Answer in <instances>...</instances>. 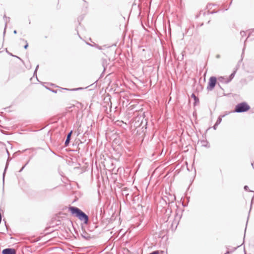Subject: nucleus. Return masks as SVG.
<instances>
[{
    "label": "nucleus",
    "instance_id": "f257e3e1",
    "mask_svg": "<svg viewBox=\"0 0 254 254\" xmlns=\"http://www.w3.org/2000/svg\"><path fill=\"white\" fill-rule=\"evenodd\" d=\"M69 210L72 215L77 217L80 221H83L84 224L88 223L89 220L88 215L79 208L74 206H70Z\"/></svg>",
    "mask_w": 254,
    "mask_h": 254
},
{
    "label": "nucleus",
    "instance_id": "f03ea898",
    "mask_svg": "<svg viewBox=\"0 0 254 254\" xmlns=\"http://www.w3.org/2000/svg\"><path fill=\"white\" fill-rule=\"evenodd\" d=\"M250 109V106L246 102H242L235 106L234 112L243 113L248 111Z\"/></svg>",
    "mask_w": 254,
    "mask_h": 254
},
{
    "label": "nucleus",
    "instance_id": "7ed1b4c3",
    "mask_svg": "<svg viewBox=\"0 0 254 254\" xmlns=\"http://www.w3.org/2000/svg\"><path fill=\"white\" fill-rule=\"evenodd\" d=\"M216 78L214 76H211L208 82V84L207 87V89L208 90H212L215 87L216 84Z\"/></svg>",
    "mask_w": 254,
    "mask_h": 254
},
{
    "label": "nucleus",
    "instance_id": "20e7f679",
    "mask_svg": "<svg viewBox=\"0 0 254 254\" xmlns=\"http://www.w3.org/2000/svg\"><path fill=\"white\" fill-rule=\"evenodd\" d=\"M81 236L86 240H89L91 238V235L84 230H82Z\"/></svg>",
    "mask_w": 254,
    "mask_h": 254
},
{
    "label": "nucleus",
    "instance_id": "39448f33",
    "mask_svg": "<svg viewBox=\"0 0 254 254\" xmlns=\"http://www.w3.org/2000/svg\"><path fill=\"white\" fill-rule=\"evenodd\" d=\"M2 254H15V251L13 249L7 248L4 249L2 252Z\"/></svg>",
    "mask_w": 254,
    "mask_h": 254
},
{
    "label": "nucleus",
    "instance_id": "423d86ee",
    "mask_svg": "<svg viewBox=\"0 0 254 254\" xmlns=\"http://www.w3.org/2000/svg\"><path fill=\"white\" fill-rule=\"evenodd\" d=\"M72 133V131L71 130L67 135L66 139L65 141L64 144L65 146H67L69 143V141L70 140L71 136Z\"/></svg>",
    "mask_w": 254,
    "mask_h": 254
},
{
    "label": "nucleus",
    "instance_id": "0eeeda50",
    "mask_svg": "<svg viewBox=\"0 0 254 254\" xmlns=\"http://www.w3.org/2000/svg\"><path fill=\"white\" fill-rule=\"evenodd\" d=\"M218 80L219 81L223 83H225V84H227L229 82H230L229 80H228V78H225V77H220L218 78Z\"/></svg>",
    "mask_w": 254,
    "mask_h": 254
},
{
    "label": "nucleus",
    "instance_id": "6e6552de",
    "mask_svg": "<svg viewBox=\"0 0 254 254\" xmlns=\"http://www.w3.org/2000/svg\"><path fill=\"white\" fill-rule=\"evenodd\" d=\"M3 18H4V21H5V23L4 30V32H3V35H4L5 33V29H6V27L7 26V23L9 21V18L6 17L5 15L4 16Z\"/></svg>",
    "mask_w": 254,
    "mask_h": 254
},
{
    "label": "nucleus",
    "instance_id": "1a4fd4ad",
    "mask_svg": "<svg viewBox=\"0 0 254 254\" xmlns=\"http://www.w3.org/2000/svg\"><path fill=\"white\" fill-rule=\"evenodd\" d=\"M224 115L220 116L218 118L217 120L215 123L216 126H218L221 123V122H222V118L224 117Z\"/></svg>",
    "mask_w": 254,
    "mask_h": 254
},
{
    "label": "nucleus",
    "instance_id": "9d476101",
    "mask_svg": "<svg viewBox=\"0 0 254 254\" xmlns=\"http://www.w3.org/2000/svg\"><path fill=\"white\" fill-rule=\"evenodd\" d=\"M235 73H236V71H234L233 73H232L231 74V75L229 76V78H228V80H229V81L230 82L232 79L235 76Z\"/></svg>",
    "mask_w": 254,
    "mask_h": 254
},
{
    "label": "nucleus",
    "instance_id": "9b49d317",
    "mask_svg": "<svg viewBox=\"0 0 254 254\" xmlns=\"http://www.w3.org/2000/svg\"><path fill=\"white\" fill-rule=\"evenodd\" d=\"M63 89L66 90H70V91H77V90L83 89V88L79 87V88H73V89H68V88H63Z\"/></svg>",
    "mask_w": 254,
    "mask_h": 254
},
{
    "label": "nucleus",
    "instance_id": "f8f14e48",
    "mask_svg": "<svg viewBox=\"0 0 254 254\" xmlns=\"http://www.w3.org/2000/svg\"><path fill=\"white\" fill-rule=\"evenodd\" d=\"M7 166H8V163L7 162L5 167V169H4V172L3 173V185H4V176H5V174L6 170L7 168Z\"/></svg>",
    "mask_w": 254,
    "mask_h": 254
},
{
    "label": "nucleus",
    "instance_id": "ddd939ff",
    "mask_svg": "<svg viewBox=\"0 0 254 254\" xmlns=\"http://www.w3.org/2000/svg\"><path fill=\"white\" fill-rule=\"evenodd\" d=\"M191 97L194 99L195 103L199 101L198 98L195 96V95L193 93L191 94Z\"/></svg>",
    "mask_w": 254,
    "mask_h": 254
},
{
    "label": "nucleus",
    "instance_id": "4468645a",
    "mask_svg": "<svg viewBox=\"0 0 254 254\" xmlns=\"http://www.w3.org/2000/svg\"><path fill=\"white\" fill-rule=\"evenodd\" d=\"M251 35L254 36V29L251 30V31L249 34L248 37H250Z\"/></svg>",
    "mask_w": 254,
    "mask_h": 254
},
{
    "label": "nucleus",
    "instance_id": "2eb2a0df",
    "mask_svg": "<svg viewBox=\"0 0 254 254\" xmlns=\"http://www.w3.org/2000/svg\"><path fill=\"white\" fill-rule=\"evenodd\" d=\"M240 34H241V36H242V37H244V36H246V32H245V31H241V32H240Z\"/></svg>",
    "mask_w": 254,
    "mask_h": 254
},
{
    "label": "nucleus",
    "instance_id": "dca6fc26",
    "mask_svg": "<svg viewBox=\"0 0 254 254\" xmlns=\"http://www.w3.org/2000/svg\"><path fill=\"white\" fill-rule=\"evenodd\" d=\"M149 254H160L158 251H153L152 253H150Z\"/></svg>",
    "mask_w": 254,
    "mask_h": 254
},
{
    "label": "nucleus",
    "instance_id": "f3484780",
    "mask_svg": "<svg viewBox=\"0 0 254 254\" xmlns=\"http://www.w3.org/2000/svg\"><path fill=\"white\" fill-rule=\"evenodd\" d=\"M25 43H26V45L24 46V48L25 49H26L28 46V43L27 42V41H25Z\"/></svg>",
    "mask_w": 254,
    "mask_h": 254
},
{
    "label": "nucleus",
    "instance_id": "a211bd4d",
    "mask_svg": "<svg viewBox=\"0 0 254 254\" xmlns=\"http://www.w3.org/2000/svg\"><path fill=\"white\" fill-rule=\"evenodd\" d=\"M39 67V65H37L36 67V69L34 71V75L36 74V72H37V69H38V68Z\"/></svg>",
    "mask_w": 254,
    "mask_h": 254
},
{
    "label": "nucleus",
    "instance_id": "6ab92c4d",
    "mask_svg": "<svg viewBox=\"0 0 254 254\" xmlns=\"http://www.w3.org/2000/svg\"><path fill=\"white\" fill-rule=\"evenodd\" d=\"M27 164H28V162H27V163H26V164H25L24 166H23L21 168V169L19 170V172H21V171L24 169V167L26 166V165Z\"/></svg>",
    "mask_w": 254,
    "mask_h": 254
},
{
    "label": "nucleus",
    "instance_id": "aec40b11",
    "mask_svg": "<svg viewBox=\"0 0 254 254\" xmlns=\"http://www.w3.org/2000/svg\"><path fill=\"white\" fill-rule=\"evenodd\" d=\"M244 189H245V190H249V187H248V186H245L244 187Z\"/></svg>",
    "mask_w": 254,
    "mask_h": 254
},
{
    "label": "nucleus",
    "instance_id": "412c9836",
    "mask_svg": "<svg viewBox=\"0 0 254 254\" xmlns=\"http://www.w3.org/2000/svg\"><path fill=\"white\" fill-rule=\"evenodd\" d=\"M10 55L12 56L15 57H16V58H17L18 59H19L20 60H21V58H20L19 57H18L17 56H14V55H12L11 54H10Z\"/></svg>",
    "mask_w": 254,
    "mask_h": 254
},
{
    "label": "nucleus",
    "instance_id": "4be33fe9",
    "mask_svg": "<svg viewBox=\"0 0 254 254\" xmlns=\"http://www.w3.org/2000/svg\"><path fill=\"white\" fill-rule=\"evenodd\" d=\"M218 126H216V123L215 124V125H214V126L213 127V128L214 129H216V128H217V127Z\"/></svg>",
    "mask_w": 254,
    "mask_h": 254
},
{
    "label": "nucleus",
    "instance_id": "5701e85b",
    "mask_svg": "<svg viewBox=\"0 0 254 254\" xmlns=\"http://www.w3.org/2000/svg\"><path fill=\"white\" fill-rule=\"evenodd\" d=\"M252 166H253L254 169V162L252 163Z\"/></svg>",
    "mask_w": 254,
    "mask_h": 254
},
{
    "label": "nucleus",
    "instance_id": "b1692460",
    "mask_svg": "<svg viewBox=\"0 0 254 254\" xmlns=\"http://www.w3.org/2000/svg\"><path fill=\"white\" fill-rule=\"evenodd\" d=\"M13 33L14 34H16L17 33V31L16 30H14Z\"/></svg>",
    "mask_w": 254,
    "mask_h": 254
},
{
    "label": "nucleus",
    "instance_id": "393cba45",
    "mask_svg": "<svg viewBox=\"0 0 254 254\" xmlns=\"http://www.w3.org/2000/svg\"><path fill=\"white\" fill-rule=\"evenodd\" d=\"M52 92H54V93H57V91H55V90H52Z\"/></svg>",
    "mask_w": 254,
    "mask_h": 254
}]
</instances>
